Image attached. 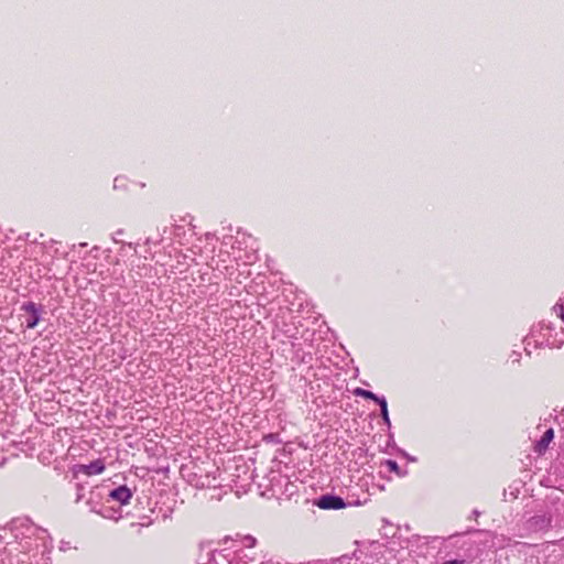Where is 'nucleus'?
<instances>
[{
  "label": "nucleus",
  "instance_id": "obj_1",
  "mask_svg": "<svg viewBox=\"0 0 564 564\" xmlns=\"http://www.w3.org/2000/svg\"><path fill=\"white\" fill-rule=\"evenodd\" d=\"M553 511L550 508L539 510L525 520L524 527L529 532H546L552 528Z\"/></svg>",
  "mask_w": 564,
  "mask_h": 564
},
{
  "label": "nucleus",
  "instance_id": "obj_2",
  "mask_svg": "<svg viewBox=\"0 0 564 564\" xmlns=\"http://www.w3.org/2000/svg\"><path fill=\"white\" fill-rule=\"evenodd\" d=\"M314 505L323 510H340L350 506L341 497L333 494L319 496L314 500Z\"/></svg>",
  "mask_w": 564,
  "mask_h": 564
},
{
  "label": "nucleus",
  "instance_id": "obj_3",
  "mask_svg": "<svg viewBox=\"0 0 564 564\" xmlns=\"http://www.w3.org/2000/svg\"><path fill=\"white\" fill-rule=\"evenodd\" d=\"M21 310L29 314L25 319V327L29 329L35 328L42 318V314L44 312L43 306L30 301L23 303Z\"/></svg>",
  "mask_w": 564,
  "mask_h": 564
},
{
  "label": "nucleus",
  "instance_id": "obj_4",
  "mask_svg": "<svg viewBox=\"0 0 564 564\" xmlns=\"http://www.w3.org/2000/svg\"><path fill=\"white\" fill-rule=\"evenodd\" d=\"M106 466L102 459H96L90 462L89 464H79L74 466V474L77 475L79 473L91 476L101 474L105 470Z\"/></svg>",
  "mask_w": 564,
  "mask_h": 564
},
{
  "label": "nucleus",
  "instance_id": "obj_5",
  "mask_svg": "<svg viewBox=\"0 0 564 564\" xmlns=\"http://www.w3.org/2000/svg\"><path fill=\"white\" fill-rule=\"evenodd\" d=\"M224 557L229 564H253L256 558L249 554L245 549H239L224 554Z\"/></svg>",
  "mask_w": 564,
  "mask_h": 564
},
{
  "label": "nucleus",
  "instance_id": "obj_6",
  "mask_svg": "<svg viewBox=\"0 0 564 564\" xmlns=\"http://www.w3.org/2000/svg\"><path fill=\"white\" fill-rule=\"evenodd\" d=\"M102 487H95L89 491V497L86 500V505L89 507L90 511L101 514L105 518H111L112 516H108L104 510L98 509L99 500L102 497L101 494Z\"/></svg>",
  "mask_w": 564,
  "mask_h": 564
},
{
  "label": "nucleus",
  "instance_id": "obj_7",
  "mask_svg": "<svg viewBox=\"0 0 564 564\" xmlns=\"http://www.w3.org/2000/svg\"><path fill=\"white\" fill-rule=\"evenodd\" d=\"M108 497L110 500L118 501L120 505H127L132 498V491L123 485L110 490Z\"/></svg>",
  "mask_w": 564,
  "mask_h": 564
},
{
  "label": "nucleus",
  "instance_id": "obj_8",
  "mask_svg": "<svg viewBox=\"0 0 564 564\" xmlns=\"http://www.w3.org/2000/svg\"><path fill=\"white\" fill-rule=\"evenodd\" d=\"M535 328L538 330L539 339L542 338L541 341H544L545 346L553 347V343H550V337L552 336V332L554 330L552 324L541 323Z\"/></svg>",
  "mask_w": 564,
  "mask_h": 564
},
{
  "label": "nucleus",
  "instance_id": "obj_9",
  "mask_svg": "<svg viewBox=\"0 0 564 564\" xmlns=\"http://www.w3.org/2000/svg\"><path fill=\"white\" fill-rule=\"evenodd\" d=\"M531 340L534 341V347H542V346H545L544 345V341H541L539 339V336H538V330L536 328H532L531 330V334L530 336H528L525 339H524V351L527 352V355H531Z\"/></svg>",
  "mask_w": 564,
  "mask_h": 564
},
{
  "label": "nucleus",
  "instance_id": "obj_10",
  "mask_svg": "<svg viewBox=\"0 0 564 564\" xmlns=\"http://www.w3.org/2000/svg\"><path fill=\"white\" fill-rule=\"evenodd\" d=\"M354 394L357 395V397H361L364 399H367V400H372L375 401L377 404L379 402H381V400L384 399L383 395H377L376 393H373L372 391L370 390H366V389H362V388H356L354 390Z\"/></svg>",
  "mask_w": 564,
  "mask_h": 564
},
{
  "label": "nucleus",
  "instance_id": "obj_11",
  "mask_svg": "<svg viewBox=\"0 0 564 564\" xmlns=\"http://www.w3.org/2000/svg\"><path fill=\"white\" fill-rule=\"evenodd\" d=\"M554 437V431L553 429H549L544 432L543 436L541 437V440L536 443V449L539 452L545 449L550 442L553 440Z\"/></svg>",
  "mask_w": 564,
  "mask_h": 564
},
{
  "label": "nucleus",
  "instance_id": "obj_12",
  "mask_svg": "<svg viewBox=\"0 0 564 564\" xmlns=\"http://www.w3.org/2000/svg\"><path fill=\"white\" fill-rule=\"evenodd\" d=\"M378 405L380 406V414H381V417H382L384 424L387 425L388 429H390L391 421L389 417L388 402H387L386 398L383 400H381V402H379Z\"/></svg>",
  "mask_w": 564,
  "mask_h": 564
},
{
  "label": "nucleus",
  "instance_id": "obj_13",
  "mask_svg": "<svg viewBox=\"0 0 564 564\" xmlns=\"http://www.w3.org/2000/svg\"><path fill=\"white\" fill-rule=\"evenodd\" d=\"M384 465L388 467L389 471H391V473H394V474H397L399 476L405 475V473L401 471L398 463L395 460H393V459H387L384 462Z\"/></svg>",
  "mask_w": 564,
  "mask_h": 564
},
{
  "label": "nucleus",
  "instance_id": "obj_14",
  "mask_svg": "<svg viewBox=\"0 0 564 564\" xmlns=\"http://www.w3.org/2000/svg\"><path fill=\"white\" fill-rule=\"evenodd\" d=\"M241 543H242V549H245L247 551V549L251 550L256 546L257 544V539L252 535H245L241 540Z\"/></svg>",
  "mask_w": 564,
  "mask_h": 564
},
{
  "label": "nucleus",
  "instance_id": "obj_15",
  "mask_svg": "<svg viewBox=\"0 0 564 564\" xmlns=\"http://www.w3.org/2000/svg\"><path fill=\"white\" fill-rule=\"evenodd\" d=\"M554 313L562 319L564 323V300H560L554 306H553Z\"/></svg>",
  "mask_w": 564,
  "mask_h": 564
},
{
  "label": "nucleus",
  "instance_id": "obj_16",
  "mask_svg": "<svg viewBox=\"0 0 564 564\" xmlns=\"http://www.w3.org/2000/svg\"><path fill=\"white\" fill-rule=\"evenodd\" d=\"M11 534L6 529H0V554L6 551L8 542H4L7 535Z\"/></svg>",
  "mask_w": 564,
  "mask_h": 564
},
{
  "label": "nucleus",
  "instance_id": "obj_17",
  "mask_svg": "<svg viewBox=\"0 0 564 564\" xmlns=\"http://www.w3.org/2000/svg\"><path fill=\"white\" fill-rule=\"evenodd\" d=\"M264 440L268 441V442H273V443H280L281 442L279 440V435L274 434V433H270V434L265 435Z\"/></svg>",
  "mask_w": 564,
  "mask_h": 564
},
{
  "label": "nucleus",
  "instance_id": "obj_18",
  "mask_svg": "<svg viewBox=\"0 0 564 564\" xmlns=\"http://www.w3.org/2000/svg\"><path fill=\"white\" fill-rule=\"evenodd\" d=\"M83 490H84V487L82 485L77 484V496H76V500H75L76 502H79L85 497Z\"/></svg>",
  "mask_w": 564,
  "mask_h": 564
},
{
  "label": "nucleus",
  "instance_id": "obj_19",
  "mask_svg": "<svg viewBox=\"0 0 564 564\" xmlns=\"http://www.w3.org/2000/svg\"><path fill=\"white\" fill-rule=\"evenodd\" d=\"M442 564H465V561L464 560H449V561H445Z\"/></svg>",
  "mask_w": 564,
  "mask_h": 564
},
{
  "label": "nucleus",
  "instance_id": "obj_20",
  "mask_svg": "<svg viewBox=\"0 0 564 564\" xmlns=\"http://www.w3.org/2000/svg\"><path fill=\"white\" fill-rule=\"evenodd\" d=\"M477 532H480L479 530H476V529H467L464 534H471V533H477Z\"/></svg>",
  "mask_w": 564,
  "mask_h": 564
},
{
  "label": "nucleus",
  "instance_id": "obj_21",
  "mask_svg": "<svg viewBox=\"0 0 564 564\" xmlns=\"http://www.w3.org/2000/svg\"><path fill=\"white\" fill-rule=\"evenodd\" d=\"M479 516H480V511H478L477 509H475V510H473L470 518L473 517V518H475V519H476V518H477V517H479Z\"/></svg>",
  "mask_w": 564,
  "mask_h": 564
},
{
  "label": "nucleus",
  "instance_id": "obj_22",
  "mask_svg": "<svg viewBox=\"0 0 564 564\" xmlns=\"http://www.w3.org/2000/svg\"><path fill=\"white\" fill-rule=\"evenodd\" d=\"M216 551L209 552V562L215 560Z\"/></svg>",
  "mask_w": 564,
  "mask_h": 564
},
{
  "label": "nucleus",
  "instance_id": "obj_23",
  "mask_svg": "<svg viewBox=\"0 0 564 564\" xmlns=\"http://www.w3.org/2000/svg\"><path fill=\"white\" fill-rule=\"evenodd\" d=\"M513 355H514L513 356V359H514L513 361H519L520 354L517 352V351H513Z\"/></svg>",
  "mask_w": 564,
  "mask_h": 564
},
{
  "label": "nucleus",
  "instance_id": "obj_24",
  "mask_svg": "<svg viewBox=\"0 0 564 564\" xmlns=\"http://www.w3.org/2000/svg\"><path fill=\"white\" fill-rule=\"evenodd\" d=\"M513 355H514L513 356V359H514L513 361H519L520 354L517 352V351H513Z\"/></svg>",
  "mask_w": 564,
  "mask_h": 564
},
{
  "label": "nucleus",
  "instance_id": "obj_25",
  "mask_svg": "<svg viewBox=\"0 0 564 564\" xmlns=\"http://www.w3.org/2000/svg\"><path fill=\"white\" fill-rule=\"evenodd\" d=\"M104 511H105L108 516H110V513H108V511H109V509H108V508H106ZM115 514H116V511H112V513H111V516H112V517H111V518H116V517H115Z\"/></svg>",
  "mask_w": 564,
  "mask_h": 564
},
{
  "label": "nucleus",
  "instance_id": "obj_26",
  "mask_svg": "<svg viewBox=\"0 0 564 564\" xmlns=\"http://www.w3.org/2000/svg\"><path fill=\"white\" fill-rule=\"evenodd\" d=\"M116 234H121V235H122V234H123V230H122V229H119V230H117V231H116Z\"/></svg>",
  "mask_w": 564,
  "mask_h": 564
},
{
  "label": "nucleus",
  "instance_id": "obj_27",
  "mask_svg": "<svg viewBox=\"0 0 564 564\" xmlns=\"http://www.w3.org/2000/svg\"><path fill=\"white\" fill-rule=\"evenodd\" d=\"M86 246H87V243H86V242H82V243H79V247H86Z\"/></svg>",
  "mask_w": 564,
  "mask_h": 564
}]
</instances>
